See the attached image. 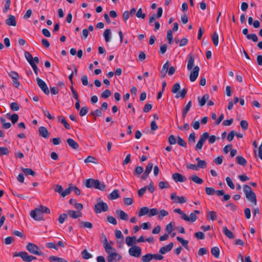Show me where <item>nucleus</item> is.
<instances>
[{
	"instance_id": "1",
	"label": "nucleus",
	"mask_w": 262,
	"mask_h": 262,
	"mask_svg": "<svg viewBox=\"0 0 262 262\" xmlns=\"http://www.w3.org/2000/svg\"><path fill=\"white\" fill-rule=\"evenodd\" d=\"M84 186L87 188H94L101 191L105 190L106 186L103 183H101L98 180L93 179H86L84 182Z\"/></svg>"
},
{
	"instance_id": "2",
	"label": "nucleus",
	"mask_w": 262,
	"mask_h": 262,
	"mask_svg": "<svg viewBox=\"0 0 262 262\" xmlns=\"http://www.w3.org/2000/svg\"><path fill=\"white\" fill-rule=\"evenodd\" d=\"M243 191L247 199L255 205L256 204V196L251 188L247 185H244Z\"/></svg>"
},
{
	"instance_id": "3",
	"label": "nucleus",
	"mask_w": 262,
	"mask_h": 262,
	"mask_svg": "<svg viewBox=\"0 0 262 262\" xmlns=\"http://www.w3.org/2000/svg\"><path fill=\"white\" fill-rule=\"evenodd\" d=\"M13 257H20L26 262H31L33 260L36 259V257L29 255L26 251L16 252L13 254Z\"/></svg>"
},
{
	"instance_id": "4",
	"label": "nucleus",
	"mask_w": 262,
	"mask_h": 262,
	"mask_svg": "<svg viewBox=\"0 0 262 262\" xmlns=\"http://www.w3.org/2000/svg\"><path fill=\"white\" fill-rule=\"evenodd\" d=\"M26 249L31 254L41 255L43 253L39 250V248L35 244L29 243L26 246Z\"/></svg>"
},
{
	"instance_id": "5",
	"label": "nucleus",
	"mask_w": 262,
	"mask_h": 262,
	"mask_svg": "<svg viewBox=\"0 0 262 262\" xmlns=\"http://www.w3.org/2000/svg\"><path fill=\"white\" fill-rule=\"evenodd\" d=\"M195 213L200 214V211L197 210H194V213H191L189 216H188L185 213L181 211V218L188 222L193 223L197 219L196 215Z\"/></svg>"
},
{
	"instance_id": "6",
	"label": "nucleus",
	"mask_w": 262,
	"mask_h": 262,
	"mask_svg": "<svg viewBox=\"0 0 262 262\" xmlns=\"http://www.w3.org/2000/svg\"><path fill=\"white\" fill-rule=\"evenodd\" d=\"M108 210V205L103 202H99L94 206V210L96 213H101L102 211L106 212Z\"/></svg>"
},
{
	"instance_id": "7",
	"label": "nucleus",
	"mask_w": 262,
	"mask_h": 262,
	"mask_svg": "<svg viewBox=\"0 0 262 262\" xmlns=\"http://www.w3.org/2000/svg\"><path fill=\"white\" fill-rule=\"evenodd\" d=\"M30 216L36 221H41L43 220V214H42L38 208H35L30 212Z\"/></svg>"
},
{
	"instance_id": "8",
	"label": "nucleus",
	"mask_w": 262,
	"mask_h": 262,
	"mask_svg": "<svg viewBox=\"0 0 262 262\" xmlns=\"http://www.w3.org/2000/svg\"><path fill=\"white\" fill-rule=\"evenodd\" d=\"M129 254L130 256L139 257L141 254V249L137 246H133L128 250Z\"/></svg>"
},
{
	"instance_id": "9",
	"label": "nucleus",
	"mask_w": 262,
	"mask_h": 262,
	"mask_svg": "<svg viewBox=\"0 0 262 262\" xmlns=\"http://www.w3.org/2000/svg\"><path fill=\"white\" fill-rule=\"evenodd\" d=\"M36 82L38 86L41 89L43 93L48 95L50 92L45 82L38 77L36 78Z\"/></svg>"
},
{
	"instance_id": "10",
	"label": "nucleus",
	"mask_w": 262,
	"mask_h": 262,
	"mask_svg": "<svg viewBox=\"0 0 262 262\" xmlns=\"http://www.w3.org/2000/svg\"><path fill=\"white\" fill-rule=\"evenodd\" d=\"M122 256L116 252H112L108 255L107 260L108 262H117L121 259Z\"/></svg>"
},
{
	"instance_id": "11",
	"label": "nucleus",
	"mask_w": 262,
	"mask_h": 262,
	"mask_svg": "<svg viewBox=\"0 0 262 262\" xmlns=\"http://www.w3.org/2000/svg\"><path fill=\"white\" fill-rule=\"evenodd\" d=\"M199 71L200 68L198 66H195L192 71L190 73L189 79L190 81L194 82L195 81L197 77H198Z\"/></svg>"
},
{
	"instance_id": "12",
	"label": "nucleus",
	"mask_w": 262,
	"mask_h": 262,
	"mask_svg": "<svg viewBox=\"0 0 262 262\" xmlns=\"http://www.w3.org/2000/svg\"><path fill=\"white\" fill-rule=\"evenodd\" d=\"M25 56L29 64L32 62H35L36 64L39 63V60L38 57H35L34 58H33L32 55L29 52H25Z\"/></svg>"
},
{
	"instance_id": "13",
	"label": "nucleus",
	"mask_w": 262,
	"mask_h": 262,
	"mask_svg": "<svg viewBox=\"0 0 262 262\" xmlns=\"http://www.w3.org/2000/svg\"><path fill=\"white\" fill-rule=\"evenodd\" d=\"M171 92L174 95L175 98L179 99L180 97V84L179 82L174 84Z\"/></svg>"
},
{
	"instance_id": "14",
	"label": "nucleus",
	"mask_w": 262,
	"mask_h": 262,
	"mask_svg": "<svg viewBox=\"0 0 262 262\" xmlns=\"http://www.w3.org/2000/svg\"><path fill=\"white\" fill-rule=\"evenodd\" d=\"M39 135L41 137L47 139L49 137L50 133L48 132L47 128L44 126H40L38 128Z\"/></svg>"
},
{
	"instance_id": "15",
	"label": "nucleus",
	"mask_w": 262,
	"mask_h": 262,
	"mask_svg": "<svg viewBox=\"0 0 262 262\" xmlns=\"http://www.w3.org/2000/svg\"><path fill=\"white\" fill-rule=\"evenodd\" d=\"M173 243L171 242L166 246L161 247L159 250V252L162 254H164L170 251L173 247Z\"/></svg>"
},
{
	"instance_id": "16",
	"label": "nucleus",
	"mask_w": 262,
	"mask_h": 262,
	"mask_svg": "<svg viewBox=\"0 0 262 262\" xmlns=\"http://www.w3.org/2000/svg\"><path fill=\"white\" fill-rule=\"evenodd\" d=\"M5 21L6 24L8 26H16V25L15 17L12 15H9Z\"/></svg>"
},
{
	"instance_id": "17",
	"label": "nucleus",
	"mask_w": 262,
	"mask_h": 262,
	"mask_svg": "<svg viewBox=\"0 0 262 262\" xmlns=\"http://www.w3.org/2000/svg\"><path fill=\"white\" fill-rule=\"evenodd\" d=\"M67 143L70 147L73 149H78L79 148V144L73 139L69 138L67 140Z\"/></svg>"
},
{
	"instance_id": "18",
	"label": "nucleus",
	"mask_w": 262,
	"mask_h": 262,
	"mask_svg": "<svg viewBox=\"0 0 262 262\" xmlns=\"http://www.w3.org/2000/svg\"><path fill=\"white\" fill-rule=\"evenodd\" d=\"M116 214L118 215V217L122 220L126 221L128 220V215L126 213L121 210H117Z\"/></svg>"
},
{
	"instance_id": "19",
	"label": "nucleus",
	"mask_w": 262,
	"mask_h": 262,
	"mask_svg": "<svg viewBox=\"0 0 262 262\" xmlns=\"http://www.w3.org/2000/svg\"><path fill=\"white\" fill-rule=\"evenodd\" d=\"M187 58H188V63H187V68L188 70H190L192 69V68L193 66L194 59L193 56L191 54H189L187 56Z\"/></svg>"
},
{
	"instance_id": "20",
	"label": "nucleus",
	"mask_w": 262,
	"mask_h": 262,
	"mask_svg": "<svg viewBox=\"0 0 262 262\" xmlns=\"http://www.w3.org/2000/svg\"><path fill=\"white\" fill-rule=\"evenodd\" d=\"M223 232L224 234L229 238L233 239L234 238V236L233 233L230 231L226 226H224L223 227Z\"/></svg>"
},
{
	"instance_id": "21",
	"label": "nucleus",
	"mask_w": 262,
	"mask_h": 262,
	"mask_svg": "<svg viewBox=\"0 0 262 262\" xmlns=\"http://www.w3.org/2000/svg\"><path fill=\"white\" fill-rule=\"evenodd\" d=\"M125 243L128 246H133V245L136 243V236H127L125 238Z\"/></svg>"
},
{
	"instance_id": "22",
	"label": "nucleus",
	"mask_w": 262,
	"mask_h": 262,
	"mask_svg": "<svg viewBox=\"0 0 262 262\" xmlns=\"http://www.w3.org/2000/svg\"><path fill=\"white\" fill-rule=\"evenodd\" d=\"M209 96L207 94L204 95L201 99L199 97L198 100H199V105L201 106H204L205 104L206 101L209 99Z\"/></svg>"
},
{
	"instance_id": "23",
	"label": "nucleus",
	"mask_w": 262,
	"mask_h": 262,
	"mask_svg": "<svg viewBox=\"0 0 262 262\" xmlns=\"http://www.w3.org/2000/svg\"><path fill=\"white\" fill-rule=\"evenodd\" d=\"M189 179L194 183L198 184H201L203 183V180L199 178L197 175L194 174L190 177Z\"/></svg>"
},
{
	"instance_id": "24",
	"label": "nucleus",
	"mask_w": 262,
	"mask_h": 262,
	"mask_svg": "<svg viewBox=\"0 0 262 262\" xmlns=\"http://www.w3.org/2000/svg\"><path fill=\"white\" fill-rule=\"evenodd\" d=\"M168 142L170 144L172 145L177 143L179 145H180V137H178L176 139L173 135H171L168 138Z\"/></svg>"
},
{
	"instance_id": "25",
	"label": "nucleus",
	"mask_w": 262,
	"mask_h": 262,
	"mask_svg": "<svg viewBox=\"0 0 262 262\" xmlns=\"http://www.w3.org/2000/svg\"><path fill=\"white\" fill-rule=\"evenodd\" d=\"M49 260L51 262H68L65 259L58 257L56 256H51L49 258Z\"/></svg>"
},
{
	"instance_id": "26",
	"label": "nucleus",
	"mask_w": 262,
	"mask_h": 262,
	"mask_svg": "<svg viewBox=\"0 0 262 262\" xmlns=\"http://www.w3.org/2000/svg\"><path fill=\"white\" fill-rule=\"evenodd\" d=\"M197 161V167L199 168H205L207 166V163L204 160H201L199 158H196Z\"/></svg>"
},
{
	"instance_id": "27",
	"label": "nucleus",
	"mask_w": 262,
	"mask_h": 262,
	"mask_svg": "<svg viewBox=\"0 0 262 262\" xmlns=\"http://www.w3.org/2000/svg\"><path fill=\"white\" fill-rule=\"evenodd\" d=\"M58 120L60 121V122L63 124L64 127L67 129H70L71 128L70 125L66 121L65 118L63 116H58Z\"/></svg>"
},
{
	"instance_id": "28",
	"label": "nucleus",
	"mask_w": 262,
	"mask_h": 262,
	"mask_svg": "<svg viewBox=\"0 0 262 262\" xmlns=\"http://www.w3.org/2000/svg\"><path fill=\"white\" fill-rule=\"evenodd\" d=\"M79 221V226L84 228L92 229L93 228V224L89 222Z\"/></svg>"
},
{
	"instance_id": "29",
	"label": "nucleus",
	"mask_w": 262,
	"mask_h": 262,
	"mask_svg": "<svg viewBox=\"0 0 262 262\" xmlns=\"http://www.w3.org/2000/svg\"><path fill=\"white\" fill-rule=\"evenodd\" d=\"M192 102L191 101H189L188 103L186 104V105L185 106V107L183 110V113H182V116L183 118H185V116L187 115V113L190 110V107H191Z\"/></svg>"
},
{
	"instance_id": "30",
	"label": "nucleus",
	"mask_w": 262,
	"mask_h": 262,
	"mask_svg": "<svg viewBox=\"0 0 262 262\" xmlns=\"http://www.w3.org/2000/svg\"><path fill=\"white\" fill-rule=\"evenodd\" d=\"M236 162L237 164L245 166L247 164V161L242 156H237L236 157Z\"/></svg>"
},
{
	"instance_id": "31",
	"label": "nucleus",
	"mask_w": 262,
	"mask_h": 262,
	"mask_svg": "<svg viewBox=\"0 0 262 262\" xmlns=\"http://www.w3.org/2000/svg\"><path fill=\"white\" fill-rule=\"evenodd\" d=\"M21 170L25 173V174L27 176L31 175L33 177L35 176V172L31 168H21Z\"/></svg>"
},
{
	"instance_id": "32",
	"label": "nucleus",
	"mask_w": 262,
	"mask_h": 262,
	"mask_svg": "<svg viewBox=\"0 0 262 262\" xmlns=\"http://www.w3.org/2000/svg\"><path fill=\"white\" fill-rule=\"evenodd\" d=\"M119 198V194L117 189L113 190L109 195L108 198L111 200H115Z\"/></svg>"
},
{
	"instance_id": "33",
	"label": "nucleus",
	"mask_w": 262,
	"mask_h": 262,
	"mask_svg": "<svg viewBox=\"0 0 262 262\" xmlns=\"http://www.w3.org/2000/svg\"><path fill=\"white\" fill-rule=\"evenodd\" d=\"M111 32L110 29H106L104 33H103V36L105 38L106 42H109L111 40Z\"/></svg>"
},
{
	"instance_id": "34",
	"label": "nucleus",
	"mask_w": 262,
	"mask_h": 262,
	"mask_svg": "<svg viewBox=\"0 0 262 262\" xmlns=\"http://www.w3.org/2000/svg\"><path fill=\"white\" fill-rule=\"evenodd\" d=\"M166 39L169 44H171L173 41L172 31L168 30L167 32Z\"/></svg>"
},
{
	"instance_id": "35",
	"label": "nucleus",
	"mask_w": 262,
	"mask_h": 262,
	"mask_svg": "<svg viewBox=\"0 0 262 262\" xmlns=\"http://www.w3.org/2000/svg\"><path fill=\"white\" fill-rule=\"evenodd\" d=\"M105 252L109 255L112 252H115L116 249L111 246L109 244L108 245H106L105 246L103 247Z\"/></svg>"
},
{
	"instance_id": "36",
	"label": "nucleus",
	"mask_w": 262,
	"mask_h": 262,
	"mask_svg": "<svg viewBox=\"0 0 262 262\" xmlns=\"http://www.w3.org/2000/svg\"><path fill=\"white\" fill-rule=\"evenodd\" d=\"M152 259V254L148 253L142 256L141 260L142 262H149Z\"/></svg>"
},
{
	"instance_id": "37",
	"label": "nucleus",
	"mask_w": 262,
	"mask_h": 262,
	"mask_svg": "<svg viewBox=\"0 0 262 262\" xmlns=\"http://www.w3.org/2000/svg\"><path fill=\"white\" fill-rule=\"evenodd\" d=\"M211 254L216 258H218L220 255V250L217 247H213L211 250Z\"/></svg>"
},
{
	"instance_id": "38",
	"label": "nucleus",
	"mask_w": 262,
	"mask_h": 262,
	"mask_svg": "<svg viewBox=\"0 0 262 262\" xmlns=\"http://www.w3.org/2000/svg\"><path fill=\"white\" fill-rule=\"evenodd\" d=\"M149 212V209L147 207H144L140 209V210L139 211L138 215L139 216H142L143 215H145L147 213H148Z\"/></svg>"
},
{
	"instance_id": "39",
	"label": "nucleus",
	"mask_w": 262,
	"mask_h": 262,
	"mask_svg": "<svg viewBox=\"0 0 262 262\" xmlns=\"http://www.w3.org/2000/svg\"><path fill=\"white\" fill-rule=\"evenodd\" d=\"M81 255L82 257L85 259H90L92 257V255L88 252L86 249H84L82 251Z\"/></svg>"
},
{
	"instance_id": "40",
	"label": "nucleus",
	"mask_w": 262,
	"mask_h": 262,
	"mask_svg": "<svg viewBox=\"0 0 262 262\" xmlns=\"http://www.w3.org/2000/svg\"><path fill=\"white\" fill-rule=\"evenodd\" d=\"M71 187H72V184H70L69 185V187L68 188L66 189L64 191L62 190L61 195L62 197H64V196H67V195L69 194L71 192Z\"/></svg>"
},
{
	"instance_id": "41",
	"label": "nucleus",
	"mask_w": 262,
	"mask_h": 262,
	"mask_svg": "<svg viewBox=\"0 0 262 262\" xmlns=\"http://www.w3.org/2000/svg\"><path fill=\"white\" fill-rule=\"evenodd\" d=\"M212 39L215 46H217L219 43V35L216 32H214L212 36Z\"/></svg>"
},
{
	"instance_id": "42",
	"label": "nucleus",
	"mask_w": 262,
	"mask_h": 262,
	"mask_svg": "<svg viewBox=\"0 0 262 262\" xmlns=\"http://www.w3.org/2000/svg\"><path fill=\"white\" fill-rule=\"evenodd\" d=\"M209 138V133L208 132H205L200 136V140L202 143H204L205 141Z\"/></svg>"
},
{
	"instance_id": "43",
	"label": "nucleus",
	"mask_w": 262,
	"mask_h": 262,
	"mask_svg": "<svg viewBox=\"0 0 262 262\" xmlns=\"http://www.w3.org/2000/svg\"><path fill=\"white\" fill-rule=\"evenodd\" d=\"M171 199L173 200L174 203H180V196H177L176 193H172L170 195Z\"/></svg>"
},
{
	"instance_id": "44",
	"label": "nucleus",
	"mask_w": 262,
	"mask_h": 262,
	"mask_svg": "<svg viewBox=\"0 0 262 262\" xmlns=\"http://www.w3.org/2000/svg\"><path fill=\"white\" fill-rule=\"evenodd\" d=\"M68 214L72 218L76 219L78 217L77 212L73 210H69L67 211Z\"/></svg>"
},
{
	"instance_id": "45",
	"label": "nucleus",
	"mask_w": 262,
	"mask_h": 262,
	"mask_svg": "<svg viewBox=\"0 0 262 262\" xmlns=\"http://www.w3.org/2000/svg\"><path fill=\"white\" fill-rule=\"evenodd\" d=\"M195 139V134L194 132L191 133L188 137V141L189 144L194 143Z\"/></svg>"
},
{
	"instance_id": "46",
	"label": "nucleus",
	"mask_w": 262,
	"mask_h": 262,
	"mask_svg": "<svg viewBox=\"0 0 262 262\" xmlns=\"http://www.w3.org/2000/svg\"><path fill=\"white\" fill-rule=\"evenodd\" d=\"M9 153V150L7 147H0V156L3 155H7Z\"/></svg>"
},
{
	"instance_id": "47",
	"label": "nucleus",
	"mask_w": 262,
	"mask_h": 262,
	"mask_svg": "<svg viewBox=\"0 0 262 262\" xmlns=\"http://www.w3.org/2000/svg\"><path fill=\"white\" fill-rule=\"evenodd\" d=\"M38 208L39 209V210H40V211L42 214L43 213H48V214L50 213V209L48 207H47L45 206L41 205L39 206V207H38Z\"/></svg>"
},
{
	"instance_id": "48",
	"label": "nucleus",
	"mask_w": 262,
	"mask_h": 262,
	"mask_svg": "<svg viewBox=\"0 0 262 262\" xmlns=\"http://www.w3.org/2000/svg\"><path fill=\"white\" fill-rule=\"evenodd\" d=\"M91 114L94 116L101 117L102 115L101 111L100 109H96L94 112H91ZM94 119H96V117H94Z\"/></svg>"
},
{
	"instance_id": "49",
	"label": "nucleus",
	"mask_w": 262,
	"mask_h": 262,
	"mask_svg": "<svg viewBox=\"0 0 262 262\" xmlns=\"http://www.w3.org/2000/svg\"><path fill=\"white\" fill-rule=\"evenodd\" d=\"M111 95V92L109 90L104 91L101 94V97L103 98L106 99Z\"/></svg>"
},
{
	"instance_id": "50",
	"label": "nucleus",
	"mask_w": 262,
	"mask_h": 262,
	"mask_svg": "<svg viewBox=\"0 0 262 262\" xmlns=\"http://www.w3.org/2000/svg\"><path fill=\"white\" fill-rule=\"evenodd\" d=\"M205 191L207 194L209 195H213L215 193V190L212 187H206Z\"/></svg>"
},
{
	"instance_id": "51",
	"label": "nucleus",
	"mask_w": 262,
	"mask_h": 262,
	"mask_svg": "<svg viewBox=\"0 0 262 262\" xmlns=\"http://www.w3.org/2000/svg\"><path fill=\"white\" fill-rule=\"evenodd\" d=\"M247 38L248 39H251L253 42H256L258 40V38L255 34H249L247 35Z\"/></svg>"
},
{
	"instance_id": "52",
	"label": "nucleus",
	"mask_w": 262,
	"mask_h": 262,
	"mask_svg": "<svg viewBox=\"0 0 262 262\" xmlns=\"http://www.w3.org/2000/svg\"><path fill=\"white\" fill-rule=\"evenodd\" d=\"M136 16L138 18H141L142 19H144L145 18L146 15L145 13H142V10L141 8H139L137 13H136Z\"/></svg>"
},
{
	"instance_id": "53",
	"label": "nucleus",
	"mask_w": 262,
	"mask_h": 262,
	"mask_svg": "<svg viewBox=\"0 0 262 262\" xmlns=\"http://www.w3.org/2000/svg\"><path fill=\"white\" fill-rule=\"evenodd\" d=\"M208 215L209 216L210 220L214 221L216 219L217 215L216 212L210 211L208 212Z\"/></svg>"
},
{
	"instance_id": "54",
	"label": "nucleus",
	"mask_w": 262,
	"mask_h": 262,
	"mask_svg": "<svg viewBox=\"0 0 262 262\" xmlns=\"http://www.w3.org/2000/svg\"><path fill=\"white\" fill-rule=\"evenodd\" d=\"M9 75L13 80H18L19 78L18 74L15 71H11Z\"/></svg>"
},
{
	"instance_id": "55",
	"label": "nucleus",
	"mask_w": 262,
	"mask_h": 262,
	"mask_svg": "<svg viewBox=\"0 0 262 262\" xmlns=\"http://www.w3.org/2000/svg\"><path fill=\"white\" fill-rule=\"evenodd\" d=\"M68 215L66 213L61 214L59 215L58 217V221L60 224H62L64 223L65 220L67 219Z\"/></svg>"
},
{
	"instance_id": "56",
	"label": "nucleus",
	"mask_w": 262,
	"mask_h": 262,
	"mask_svg": "<svg viewBox=\"0 0 262 262\" xmlns=\"http://www.w3.org/2000/svg\"><path fill=\"white\" fill-rule=\"evenodd\" d=\"M226 181L227 185L231 189H234V188H235L234 185L230 177H227L226 178Z\"/></svg>"
},
{
	"instance_id": "57",
	"label": "nucleus",
	"mask_w": 262,
	"mask_h": 262,
	"mask_svg": "<svg viewBox=\"0 0 262 262\" xmlns=\"http://www.w3.org/2000/svg\"><path fill=\"white\" fill-rule=\"evenodd\" d=\"M11 109L13 111H17L19 109V105L16 102H12L10 105Z\"/></svg>"
},
{
	"instance_id": "58",
	"label": "nucleus",
	"mask_w": 262,
	"mask_h": 262,
	"mask_svg": "<svg viewBox=\"0 0 262 262\" xmlns=\"http://www.w3.org/2000/svg\"><path fill=\"white\" fill-rule=\"evenodd\" d=\"M88 110L89 108L87 106H83L79 112V115L80 116H83L85 115L88 113Z\"/></svg>"
},
{
	"instance_id": "59",
	"label": "nucleus",
	"mask_w": 262,
	"mask_h": 262,
	"mask_svg": "<svg viewBox=\"0 0 262 262\" xmlns=\"http://www.w3.org/2000/svg\"><path fill=\"white\" fill-rule=\"evenodd\" d=\"M10 119L13 124H15L18 120V115L16 114H13L12 115L10 116Z\"/></svg>"
},
{
	"instance_id": "60",
	"label": "nucleus",
	"mask_w": 262,
	"mask_h": 262,
	"mask_svg": "<svg viewBox=\"0 0 262 262\" xmlns=\"http://www.w3.org/2000/svg\"><path fill=\"white\" fill-rule=\"evenodd\" d=\"M188 244V241L184 239L183 238H181V245L187 251H190V249L189 248Z\"/></svg>"
},
{
	"instance_id": "61",
	"label": "nucleus",
	"mask_w": 262,
	"mask_h": 262,
	"mask_svg": "<svg viewBox=\"0 0 262 262\" xmlns=\"http://www.w3.org/2000/svg\"><path fill=\"white\" fill-rule=\"evenodd\" d=\"M240 125L243 130H246L248 128V123L247 121L243 120L240 122Z\"/></svg>"
},
{
	"instance_id": "62",
	"label": "nucleus",
	"mask_w": 262,
	"mask_h": 262,
	"mask_svg": "<svg viewBox=\"0 0 262 262\" xmlns=\"http://www.w3.org/2000/svg\"><path fill=\"white\" fill-rule=\"evenodd\" d=\"M107 221L110 223L114 225H116L117 223L116 219L113 216H108L107 217Z\"/></svg>"
},
{
	"instance_id": "63",
	"label": "nucleus",
	"mask_w": 262,
	"mask_h": 262,
	"mask_svg": "<svg viewBox=\"0 0 262 262\" xmlns=\"http://www.w3.org/2000/svg\"><path fill=\"white\" fill-rule=\"evenodd\" d=\"M153 167V164L152 162H149L147 166H146L145 172V173H147L148 174L151 172L152 168Z\"/></svg>"
},
{
	"instance_id": "64",
	"label": "nucleus",
	"mask_w": 262,
	"mask_h": 262,
	"mask_svg": "<svg viewBox=\"0 0 262 262\" xmlns=\"http://www.w3.org/2000/svg\"><path fill=\"white\" fill-rule=\"evenodd\" d=\"M143 171V168L142 167L140 166H137L135 169V174H141Z\"/></svg>"
}]
</instances>
